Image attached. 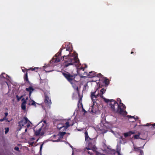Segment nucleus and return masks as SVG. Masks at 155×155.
<instances>
[{"label":"nucleus","mask_w":155,"mask_h":155,"mask_svg":"<svg viewBox=\"0 0 155 155\" xmlns=\"http://www.w3.org/2000/svg\"><path fill=\"white\" fill-rule=\"evenodd\" d=\"M134 119L135 120L137 119H138V117L137 116H136L135 117H134Z\"/></svg>","instance_id":"39"},{"label":"nucleus","mask_w":155,"mask_h":155,"mask_svg":"<svg viewBox=\"0 0 155 155\" xmlns=\"http://www.w3.org/2000/svg\"><path fill=\"white\" fill-rule=\"evenodd\" d=\"M32 139H33L34 140V139H35V138H34V137H32Z\"/></svg>","instance_id":"55"},{"label":"nucleus","mask_w":155,"mask_h":155,"mask_svg":"<svg viewBox=\"0 0 155 155\" xmlns=\"http://www.w3.org/2000/svg\"><path fill=\"white\" fill-rule=\"evenodd\" d=\"M127 117L128 118H134V116H131L130 115H128Z\"/></svg>","instance_id":"34"},{"label":"nucleus","mask_w":155,"mask_h":155,"mask_svg":"<svg viewBox=\"0 0 155 155\" xmlns=\"http://www.w3.org/2000/svg\"><path fill=\"white\" fill-rule=\"evenodd\" d=\"M103 94H102L100 96V97L104 99V101L106 103H108V102H109L110 103V102H111L112 101H114V100L113 99H111V100H109L108 99H106L104 97V96L102 95Z\"/></svg>","instance_id":"12"},{"label":"nucleus","mask_w":155,"mask_h":155,"mask_svg":"<svg viewBox=\"0 0 155 155\" xmlns=\"http://www.w3.org/2000/svg\"><path fill=\"white\" fill-rule=\"evenodd\" d=\"M120 138L122 140H124V138H123V137L122 136H121L120 137Z\"/></svg>","instance_id":"43"},{"label":"nucleus","mask_w":155,"mask_h":155,"mask_svg":"<svg viewBox=\"0 0 155 155\" xmlns=\"http://www.w3.org/2000/svg\"><path fill=\"white\" fill-rule=\"evenodd\" d=\"M84 69H83V71H84Z\"/></svg>","instance_id":"56"},{"label":"nucleus","mask_w":155,"mask_h":155,"mask_svg":"<svg viewBox=\"0 0 155 155\" xmlns=\"http://www.w3.org/2000/svg\"><path fill=\"white\" fill-rule=\"evenodd\" d=\"M133 53H134V52L133 51H131V54H133Z\"/></svg>","instance_id":"52"},{"label":"nucleus","mask_w":155,"mask_h":155,"mask_svg":"<svg viewBox=\"0 0 155 155\" xmlns=\"http://www.w3.org/2000/svg\"><path fill=\"white\" fill-rule=\"evenodd\" d=\"M27 130V128H26L25 130V132H26Z\"/></svg>","instance_id":"48"},{"label":"nucleus","mask_w":155,"mask_h":155,"mask_svg":"<svg viewBox=\"0 0 155 155\" xmlns=\"http://www.w3.org/2000/svg\"><path fill=\"white\" fill-rule=\"evenodd\" d=\"M22 70L24 72H26L24 76V81L28 83L30 85H31V83L29 81L28 78V71L29 70L25 68L24 69H22Z\"/></svg>","instance_id":"8"},{"label":"nucleus","mask_w":155,"mask_h":155,"mask_svg":"<svg viewBox=\"0 0 155 155\" xmlns=\"http://www.w3.org/2000/svg\"><path fill=\"white\" fill-rule=\"evenodd\" d=\"M45 100L44 103L46 104L47 106H48L50 107V106L51 104V101L49 99L48 95L46 93H45Z\"/></svg>","instance_id":"7"},{"label":"nucleus","mask_w":155,"mask_h":155,"mask_svg":"<svg viewBox=\"0 0 155 155\" xmlns=\"http://www.w3.org/2000/svg\"><path fill=\"white\" fill-rule=\"evenodd\" d=\"M15 150L17 151H19V148L18 147H16L14 148Z\"/></svg>","instance_id":"35"},{"label":"nucleus","mask_w":155,"mask_h":155,"mask_svg":"<svg viewBox=\"0 0 155 155\" xmlns=\"http://www.w3.org/2000/svg\"><path fill=\"white\" fill-rule=\"evenodd\" d=\"M87 86V84H86L84 86V88H86V87Z\"/></svg>","instance_id":"41"},{"label":"nucleus","mask_w":155,"mask_h":155,"mask_svg":"<svg viewBox=\"0 0 155 155\" xmlns=\"http://www.w3.org/2000/svg\"><path fill=\"white\" fill-rule=\"evenodd\" d=\"M1 75L2 77L4 78H7V76H8V75L6 74L5 73H2Z\"/></svg>","instance_id":"23"},{"label":"nucleus","mask_w":155,"mask_h":155,"mask_svg":"<svg viewBox=\"0 0 155 155\" xmlns=\"http://www.w3.org/2000/svg\"><path fill=\"white\" fill-rule=\"evenodd\" d=\"M117 153H118V155H121V154H120V152L119 151H117Z\"/></svg>","instance_id":"42"},{"label":"nucleus","mask_w":155,"mask_h":155,"mask_svg":"<svg viewBox=\"0 0 155 155\" xmlns=\"http://www.w3.org/2000/svg\"><path fill=\"white\" fill-rule=\"evenodd\" d=\"M35 69H36L37 70H38V68H35V67L34 68H30L29 69H28V70H31L32 71H35Z\"/></svg>","instance_id":"24"},{"label":"nucleus","mask_w":155,"mask_h":155,"mask_svg":"<svg viewBox=\"0 0 155 155\" xmlns=\"http://www.w3.org/2000/svg\"><path fill=\"white\" fill-rule=\"evenodd\" d=\"M106 91V89L103 88L101 90L100 92L102 94H103Z\"/></svg>","instance_id":"22"},{"label":"nucleus","mask_w":155,"mask_h":155,"mask_svg":"<svg viewBox=\"0 0 155 155\" xmlns=\"http://www.w3.org/2000/svg\"><path fill=\"white\" fill-rule=\"evenodd\" d=\"M144 145H145V144H144L143 146L141 147H134V150L136 151H140V150H141L140 149V148H141V149L143 148V147H144Z\"/></svg>","instance_id":"19"},{"label":"nucleus","mask_w":155,"mask_h":155,"mask_svg":"<svg viewBox=\"0 0 155 155\" xmlns=\"http://www.w3.org/2000/svg\"><path fill=\"white\" fill-rule=\"evenodd\" d=\"M4 121L3 119V118L0 119V122Z\"/></svg>","instance_id":"44"},{"label":"nucleus","mask_w":155,"mask_h":155,"mask_svg":"<svg viewBox=\"0 0 155 155\" xmlns=\"http://www.w3.org/2000/svg\"><path fill=\"white\" fill-rule=\"evenodd\" d=\"M80 105H81L82 106V99L81 98H79L78 101V106L79 107Z\"/></svg>","instance_id":"21"},{"label":"nucleus","mask_w":155,"mask_h":155,"mask_svg":"<svg viewBox=\"0 0 155 155\" xmlns=\"http://www.w3.org/2000/svg\"><path fill=\"white\" fill-rule=\"evenodd\" d=\"M134 132L130 131L128 132L124 133V136L125 137H126L130 136L131 134H134Z\"/></svg>","instance_id":"13"},{"label":"nucleus","mask_w":155,"mask_h":155,"mask_svg":"<svg viewBox=\"0 0 155 155\" xmlns=\"http://www.w3.org/2000/svg\"><path fill=\"white\" fill-rule=\"evenodd\" d=\"M44 134V132H41V135H43V134Z\"/></svg>","instance_id":"45"},{"label":"nucleus","mask_w":155,"mask_h":155,"mask_svg":"<svg viewBox=\"0 0 155 155\" xmlns=\"http://www.w3.org/2000/svg\"><path fill=\"white\" fill-rule=\"evenodd\" d=\"M37 70H37V69H35V71H37Z\"/></svg>","instance_id":"54"},{"label":"nucleus","mask_w":155,"mask_h":155,"mask_svg":"<svg viewBox=\"0 0 155 155\" xmlns=\"http://www.w3.org/2000/svg\"><path fill=\"white\" fill-rule=\"evenodd\" d=\"M5 117H6L8 115V113L7 112H5Z\"/></svg>","instance_id":"40"},{"label":"nucleus","mask_w":155,"mask_h":155,"mask_svg":"<svg viewBox=\"0 0 155 155\" xmlns=\"http://www.w3.org/2000/svg\"><path fill=\"white\" fill-rule=\"evenodd\" d=\"M3 119L4 121L5 120H7L8 119L6 118V117H4L3 118Z\"/></svg>","instance_id":"38"},{"label":"nucleus","mask_w":155,"mask_h":155,"mask_svg":"<svg viewBox=\"0 0 155 155\" xmlns=\"http://www.w3.org/2000/svg\"><path fill=\"white\" fill-rule=\"evenodd\" d=\"M91 111H92V112H93V110H91Z\"/></svg>","instance_id":"58"},{"label":"nucleus","mask_w":155,"mask_h":155,"mask_svg":"<svg viewBox=\"0 0 155 155\" xmlns=\"http://www.w3.org/2000/svg\"><path fill=\"white\" fill-rule=\"evenodd\" d=\"M25 90L29 92V96H30L32 92L34 90V89L31 86H30L28 88H26Z\"/></svg>","instance_id":"10"},{"label":"nucleus","mask_w":155,"mask_h":155,"mask_svg":"<svg viewBox=\"0 0 155 155\" xmlns=\"http://www.w3.org/2000/svg\"><path fill=\"white\" fill-rule=\"evenodd\" d=\"M30 126V124L29 123H28V124H27L25 126V127H27V128H28Z\"/></svg>","instance_id":"30"},{"label":"nucleus","mask_w":155,"mask_h":155,"mask_svg":"<svg viewBox=\"0 0 155 155\" xmlns=\"http://www.w3.org/2000/svg\"><path fill=\"white\" fill-rule=\"evenodd\" d=\"M16 97L18 101H19L21 99L20 97H19L18 95H16Z\"/></svg>","instance_id":"32"},{"label":"nucleus","mask_w":155,"mask_h":155,"mask_svg":"<svg viewBox=\"0 0 155 155\" xmlns=\"http://www.w3.org/2000/svg\"><path fill=\"white\" fill-rule=\"evenodd\" d=\"M85 140L86 141V142H87V141H88L89 140H90L91 138H90L88 135V134L87 133V131H86L85 133Z\"/></svg>","instance_id":"17"},{"label":"nucleus","mask_w":155,"mask_h":155,"mask_svg":"<svg viewBox=\"0 0 155 155\" xmlns=\"http://www.w3.org/2000/svg\"><path fill=\"white\" fill-rule=\"evenodd\" d=\"M99 85V87H100V86H102V85H101V84H100V83Z\"/></svg>","instance_id":"51"},{"label":"nucleus","mask_w":155,"mask_h":155,"mask_svg":"<svg viewBox=\"0 0 155 155\" xmlns=\"http://www.w3.org/2000/svg\"><path fill=\"white\" fill-rule=\"evenodd\" d=\"M46 82V80H41L40 81V84H42L43 83H45Z\"/></svg>","instance_id":"26"},{"label":"nucleus","mask_w":155,"mask_h":155,"mask_svg":"<svg viewBox=\"0 0 155 155\" xmlns=\"http://www.w3.org/2000/svg\"><path fill=\"white\" fill-rule=\"evenodd\" d=\"M145 126L148 127L151 126V127L155 128V123H154L153 124H151V123H147L146 124Z\"/></svg>","instance_id":"20"},{"label":"nucleus","mask_w":155,"mask_h":155,"mask_svg":"<svg viewBox=\"0 0 155 155\" xmlns=\"http://www.w3.org/2000/svg\"><path fill=\"white\" fill-rule=\"evenodd\" d=\"M23 97V95H21L20 97V98L21 99V98Z\"/></svg>","instance_id":"50"},{"label":"nucleus","mask_w":155,"mask_h":155,"mask_svg":"<svg viewBox=\"0 0 155 155\" xmlns=\"http://www.w3.org/2000/svg\"><path fill=\"white\" fill-rule=\"evenodd\" d=\"M86 149H87V150H91V148H88L87 147H86Z\"/></svg>","instance_id":"47"},{"label":"nucleus","mask_w":155,"mask_h":155,"mask_svg":"<svg viewBox=\"0 0 155 155\" xmlns=\"http://www.w3.org/2000/svg\"><path fill=\"white\" fill-rule=\"evenodd\" d=\"M83 111H84V112H86V110L84 109H83Z\"/></svg>","instance_id":"46"},{"label":"nucleus","mask_w":155,"mask_h":155,"mask_svg":"<svg viewBox=\"0 0 155 155\" xmlns=\"http://www.w3.org/2000/svg\"><path fill=\"white\" fill-rule=\"evenodd\" d=\"M87 142L88 143L89 147L91 148L93 151H95L97 149V148L95 145L96 143L95 140L94 139H91Z\"/></svg>","instance_id":"6"},{"label":"nucleus","mask_w":155,"mask_h":155,"mask_svg":"<svg viewBox=\"0 0 155 155\" xmlns=\"http://www.w3.org/2000/svg\"><path fill=\"white\" fill-rule=\"evenodd\" d=\"M63 49L61 48L58 52L56 54L55 56L53 57L52 60L51 61V63H58L62 60L64 61L65 64L64 67H67L70 65L73 64L78 65L79 64V59L77 55L69 53L68 56L64 55L61 57V53Z\"/></svg>","instance_id":"1"},{"label":"nucleus","mask_w":155,"mask_h":155,"mask_svg":"<svg viewBox=\"0 0 155 155\" xmlns=\"http://www.w3.org/2000/svg\"><path fill=\"white\" fill-rule=\"evenodd\" d=\"M32 102H33L31 104V105H34V106H36V103L35 102V101H32Z\"/></svg>","instance_id":"31"},{"label":"nucleus","mask_w":155,"mask_h":155,"mask_svg":"<svg viewBox=\"0 0 155 155\" xmlns=\"http://www.w3.org/2000/svg\"><path fill=\"white\" fill-rule=\"evenodd\" d=\"M71 146V147H72V146Z\"/></svg>","instance_id":"59"},{"label":"nucleus","mask_w":155,"mask_h":155,"mask_svg":"<svg viewBox=\"0 0 155 155\" xmlns=\"http://www.w3.org/2000/svg\"><path fill=\"white\" fill-rule=\"evenodd\" d=\"M139 135L138 134L135 135L134 136V138L136 139H138L139 138Z\"/></svg>","instance_id":"28"},{"label":"nucleus","mask_w":155,"mask_h":155,"mask_svg":"<svg viewBox=\"0 0 155 155\" xmlns=\"http://www.w3.org/2000/svg\"><path fill=\"white\" fill-rule=\"evenodd\" d=\"M7 121H8V122H9V120H7Z\"/></svg>","instance_id":"57"},{"label":"nucleus","mask_w":155,"mask_h":155,"mask_svg":"<svg viewBox=\"0 0 155 155\" xmlns=\"http://www.w3.org/2000/svg\"><path fill=\"white\" fill-rule=\"evenodd\" d=\"M139 152L140 153L139 155H142L143 154V150H140V151Z\"/></svg>","instance_id":"33"},{"label":"nucleus","mask_w":155,"mask_h":155,"mask_svg":"<svg viewBox=\"0 0 155 155\" xmlns=\"http://www.w3.org/2000/svg\"><path fill=\"white\" fill-rule=\"evenodd\" d=\"M70 126L69 123L68 121H67L65 123H63V122L62 121L58 123L57 127L59 130L62 129V130L63 131H65Z\"/></svg>","instance_id":"4"},{"label":"nucleus","mask_w":155,"mask_h":155,"mask_svg":"<svg viewBox=\"0 0 155 155\" xmlns=\"http://www.w3.org/2000/svg\"><path fill=\"white\" fill-rule=\"evenodd\" d=\"M43 143L42 144H41L40 146V150L41 151V149H42V146H43Z\"/></svg>","instance_id":"37"},{"label":"nucleus","mask_w":155,"mask_h":155,"mask_svg":"<svg viewBox=\"0 0 155 155\" xmlns=\"http://www.w3.org/2000/svg\"><path fill=\"white\" fill-rule=\"evenodd\" d=\"M71 50V48L70 47V46L68 45H67L66 48V51H68L69 52Z\"/></svg>","instance_id":"25"},{"label":"nucleus","mask_w":155,"mask_h":155,"mask_svg":"<svg viewBox=\"0 0 155 155\" xmlns=\"http://www.w3.org/2000/svg\"><path fill=\"white\" fill-rule=\"evenodd\" d=\"M96 91H95L93 92H91V97L92 100L93 102H94L96 99L97 98V95H96L95 94Z\"/></svg>","instance_id":"11"},{"label":"nucleus","mask_w":155,"mask_h":155,"mask_svg":"<svg viewBox=\"0 0 155 155\" xmlns=\"http://www.w3.org/2000/svg\"><path fill=\"white\" fill-rule=\"evenodd\" d=\"M27 103V102L25 101H22V103L21 104V108L22 110H25L26 109V105Z\"/></svg>","instance_id":"14"},{"label":"nucleus","mask_w":155,"mask_h":155,"mask_svg":"<svg viewBox=\"0 0 155 155\" xmlns=\"http://www.w3.org/2000/svg\"><path fill=\"white\" fill-rule=\"evenodd\" d=\"M62 74L65 78L71 84L74 89L78 92L79 81L81 78H84L86 76H83L82 74H80L79 76L76 74H71L67 71L62 72Z\"/></svg>","instance_id":"2"},{"label":"nucleus","mask_w":155,"mask_h":155,"mask_svg":"<svg viewBox=\"0 0 155 155\" xmlns=\"http://www.w3.org/2000/svg\"><path fill=\"white\" fill-rule=\"evenodd\" d=\"M42 127H43L41 126L38 130L35 131H35V134L36 136H38L40 134Z\"/></svg>","instance_id":"15"},{"label":"nucleus","mask_w":155,"mask_h":155,"mask_svg":"<svg viewBox=\"0 0 155 155\" xmlns=\"http://www.w3.org/2000/svg\"><path fill=\"white\" fill-rule=\"evenodd\" d=\"M132 50L133 51H134V50H135V49H134V48H133V49H132Z\"/></svg>","instance_id":"53"},{"label":"nucleus","mask_w":155,"mask_h":155,"mask_svg":"<svg viewBox=\"0 0 155 155\" xmlns=\"http://www.w3.org/2000/svg\"><path fill=\"white\" fill-rule=\"evenodd\" d=\"M5 134H7L8 132L9 129L8 127H6L5 128Z\"/></svg>","instance_id":"27"},{"label":"nucleus","mask_w":155,"mask_h":155,"mask_svg":"<svg viewBox=\"0 0 155 155\" xmlns=\"http://www.w3.org/2000/svg\"><path fill=\"white\" fill-rule=\"evenodd\" d=\"M28 121L29 123H31L27 117H24L21 120L18 122V126L19 127L17 128V130L19 131L21 129L22 127H25V125L27 123Z\"/></svg>","instance_id":"5"},{"label":"nucleus","mask_w":155,"mask_h":155,"mask_svg":"<svg viewBox=\"0 0 155 155\" xmlns=\"http://www.w3.org/2000/svg\"><path fill=\"white\" fill-rule=\"evenodd\" d=\"M104 83L105 86H107L109 84V81L108 79H107L106 78H104V80L103 82Z\"/></svg>","instance_id":"18"},{"label":"nucleus","mask_w":155,"mask_h":155,"mask_svg":"<svg viewBox=\"0 0 155 155\" xmlns=\"http://www.w3.org/2000/svg\"><path fill=\"white\" fill-rule=\"evenodd\" d=\"M33 144V142L31 143L30 144V145L31 146H32Z\"/></svg>","instance_id":"49"},{"label":"nucleus","mask_w":155,"mask_h":155,"mask_svg":"<svg viewBox=\"0 0 155 155\" xmlns=\"http://www.w3.org/2000/svg\"><path fill=\"white\" fill-rule=\"evenodd\" d=\"M28 99V97H26V99L23 98L21 100L22 101H25L27 102V101Z\"/></svg>","instance_id":"29"},{"label":"nucleus","mask_w":155,"mask_h":155,"mask_svg":"<svg viewBox=\"0 0 155 155\" xmlns=\"http://www.w3.org/2000/svg\"><path fill=\"white\" fill-rule=\"evenodd\" d=\"M117 101L119 102V104L118 103L114 100V101H112L110 102V108L113 111H115V106L117 107V112L120 114L126 115L127 114V112L125 110L126 107L125 106L121 103V101L120 98H118Z\"/></svg>","instance_id":"3"},{"label":"nucleus","mask_w":155,"mask_h":155,"mask_svg":"<svg viewBox=\"0 0 155 155\" xmlns=\"http://www.w3.org/2000/svg\"><path fill=\"white\" fill-rule=\"evenodd\" d=\"M66 133L65 132H60L58 134L60 138H62L66 134Z\"/></svg>","instance_id":"16"},{"label":"nucleus","mask_w":155,"mask_h":155,"mask_svg":"<svg viewBox=\"0 0 155 155\" xmlns=\"http://www.w3.org/2000/svg\"><path fill=\"white\" fill-rule=\"evenodd\" d=\"M88 152V153L90 154L91 155H92L93 154V153L92 152H91L90 151H88L87 152Z\"/></svg>","instance_id":"36"},{"label":"nucleus","mask_w":155,"mask_h":155,"mask_svg":"<svg viewBox=\"0 0 155 155\" xmlns=\"http://www.w3.org/2000/svg\"><path fill=\"white\" fill-rule=\"evenodd\" d=\"M86 75V77L84 78L87 77V76L89 78H92L96 76V73L94 71H91L89 73H88L87 72H84L83 75Z\"/></svg>","instance_id":"9"}]
</instances>
